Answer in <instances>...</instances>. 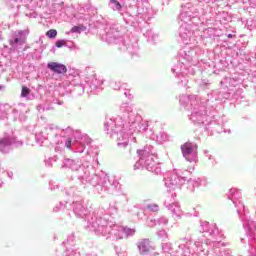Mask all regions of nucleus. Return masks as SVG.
Segmentation results:
<instances>
[{"mask_svg":"<svg viewBox=\"0 0 256 256\" xmlns=\"http://www.w3.org/2000/svg\"><path fill=\"white\" fill-rule=\"evenodd\" d=\"M47 67L50 69V71H53V73H58L59 75L67 73V66L58 62H49Z\"/></svg>","mask_w":256,"mask_h":256,"instance_id":"1","label":"nucleus"},{"mask_svg":"<svg viewBox=\"0 0 256 256\" xmlns=\"http://www.w3.org/2000/svg\"><path fill=\"white\" fill-rule=\"evenodd\" d=\"M195 149H197V146L193 145L190 142H186L181 146V151L183 154V157H187V155H191V153H193V151H195Z\"/></svg>","mask_w":256,"mask_h":256,"instance_id":"2","label":"nucleus"},{"mask_svg":"<svg viewBox=\"0 0 256 256\" xmlns=\"http://www.w3.org/2000/svg\"><path fill=\"white\" fill-rule=\"evenodd\" d=\"M139 249L141 253L145 254V253H149V251H151L153 247L151 246V242L149 241V239H144L140 242Z\"/></svg>","mask_w":256,"mask_h":256,"instance_id":"3","label":"nucleus"},{"mask_svg":"<svg viewBox=\"0 0 256 256\" xmlns=\"http://www.w3.org/2000/svg\"><path fill=\"white\" fill-rule=\"evenodd\" d=\"M87 27H85L83 24H80L78 26H74L71 28V33H81V31H86Z\"/></svg>","mask_w":256,"mask_h":256,"instance_id":"4","label":"nucleus"},{"mask_svg":"<svg viewBox=\"0 0 256 256\" xmlns=\"http://www.w3.org/2000/svg\"><path fill=\"white\" fill-rule=\"evenodd\" d=\"M46 35L49 37V39H55V37H57V30L50 29L46 32Z\"/></svg>","mask_w":256,"mask_h":256,"instance_id":"5","label":"nucleus"},{"mask_svg":"<svg viewBox=\"0 0 256 256\" xmlns=\"http://www.w3.org/2000/svg\"><path fill=\"white\" fill-rule=\"evenodd\" d=\"M30 93H31V89H29L26 86L22 87L21 97H28Z\"/></svg>","mask_w":256,"mask_h":256,"instance_id":"6","label":"nucleus"},{"mask_svg":"<svg viewBox=\"0 0 256 256\" xmlns=\"http://www.w3.org/2000/svg\"><path fill=\"white\" fill-rule=\"evenodd\" d=\"M7 145H11V142L8 140V138H3L0 140V149L7 147Z\"/></svg>","mask_w":256,"mask_h":256,"instance_id":"7","label":"nucleus"},{"mask_svg":"<svg viewBox=\"0 0 256 256\" xmlns=\"http://www.w3.org/2000/svg\"><path fill=\"white\" fill-rule=\"evenodd\" d=\"M63 45H65V40L56 41V47L61 48Z\"/></svg>","mask_w":256,"mask_h":256,"instance_id":"8","label":"nucleus"},{"mask_svg":"<svg viewBox=\"0 0 256 256\" xmlns=\"http://www.w3.org/2000/svg\"><path fill=\"white\" fill-rule=\"evenodd\" d=\"M110 3H113L117 9H121V3H119V1L117 0H110Z\"/></svg>","mask_w":256,"mask_h":256,"instance_id":"9","label":"nucleus"},{"mask_svg":"<svg viewBox=\"0 0 256 256\" xmlns=\"http://www.w3.org/2000/svg\"><path fill=\"white\" fill-rule=\"evenodd\" d=\"M159 206L155 205V204H152V205H149L148 206V209H151V211H157Z\"/></svg>","mask_w":256,"mask_h":256,"instance_id":"10","label":"nucleus"},{"mask_svg":"<svg viewBox=\"0 0 256 256\" xmlns=\"http://www.w3.org/2000/svg\"><path fill=\"white\" fill-rule=\"evenodd\" d=\"M66 147L69 149L71 147V139L66 141Z\"/></svg>","mask_w":256,"mask_h":256,"instance_id":"11","label":"nucleus"},{"mask_svg":"<svg viewBox=\"0 0 256 256\" xmlns=\"http://www.w3.org/2000/svg\"><path fill=\"white\" fill-rule=\"evenodd\" d=\"M20 41H21V39L16 38V39L14 40V43H20Z\"/></svg>","mask_w":256,"mask_h":256,"instance_id":"12","label":"nucleus"},{"mask_svg":"<svg viewBox=\"0 0 256 256\" xmlns=\"http://www.w3.org/2000/svg\"><path fill=\"white\" fill-rule=\"evenodd\" d=\"M228 37H229V39H231V37H233V35L229 34Z\"/></svg>","mask_w":256,"mask_h":256,"instance_id":"13","label":"nucleus"},{"mask_svg":"<svg viewBox=\"0 0 256 256\" xmlns=\"http://www.w3.org/2000/svg\"><path fill=\"white\" fill-rule=\"evenodd\" d=\"M0 89H3V86H0Z\"/></svg>","mask_w":256,"mask_h":256,"instance_id":"14","label":"nucleus"}]
</instances>
